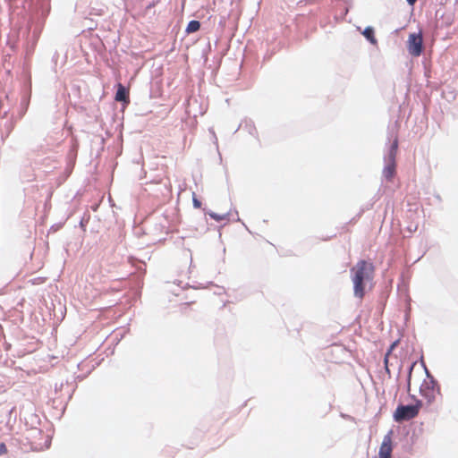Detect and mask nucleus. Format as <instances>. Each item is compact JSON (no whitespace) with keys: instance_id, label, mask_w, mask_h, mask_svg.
Segmentation results:
<instances>
[{"instance_id":"nucleus-1","label":"nucleus","mask_w":458,"mask_h":458,"mask_svg":"<svg viewBox=\"0 0 458 458\" xmlns=\"http://www.w3.org/2000/svg\"><path fill=\"white\" fill-rule=\"evenodd\" d=\"M351 272L354 286H362L371 283L374 276V266L366 260H360Z\"/></svg>"},{"instance_id":"nucleus-2","label":"nucleus","mask_w":458,"mask_h":458,"mask_svg":"<svg viewBox=\"0 0 458 458\" xmlns=\"http://www.w3.org/2000/svg\"><path fill=\"white\" fill-rule=\"evenodd\" d=\"M420 394L426 398L428 403H431L435 401L437 394H440V389L437 382L432 376L429 375L426 369V378L423 380L420 386Z\"/></svg>"},{"instance_id":"nucleus-3","label":"nucleus","mask_w":458,"mask_h":458,"mask_svg":"<svg viewBox=\"0 0 458 458\" xmlns=\"http://www.w3.org/2000/svg\"><path fill=\"white\" fill-rule=\"evenodd\" d=\"M420 407V401L412 405H399L394 413V418L395 421L410 420L419 414Z\"/></svg>"},{"instance_id":"nucleus-4","label":"nucleus","mask_w":458,"mask_h":458,"mask_svg":"<svg viewBox=\"0 0 458 458\" xmlns=\"http://www.w3.org/2000/svg\"><path fill=\"white\" fill-rule=\"evenodd\" d=\"M407 48L412 56H420L423 50L422 32L411 33L407 41Z\"/></svg>"},{"instance_id":"nucleus-5","label":"nucleus","mask_w":458,"mask_h":458,"mask_svg":"<svg viewBox=\"0 0 458 458\" xmlns=\"http://www.w3.org/2000/svg\"><path fill=\"white\" fill-rule=\"evenodd\" d=\"M393 442L391 432L386 435L383 438L382 444L379 448V458H392Z\"/></svg>"},{"instance_id":"nucleus-6","label":"nucleus","mask_w":458,"mask_h":458,"mask_svg":"<svg viewBox=\"0 0 458 458\" xmlns=\"http://www.w3.org/2000/svg\"><path fill=\"white\" fill-rule=\"evenodd\" d=\"M396 148H397V140H394V142L393 143V146H392V149H391V152H390V156H391V163H389L384 169L383 171V174H384V176L387 179V180H391L394 174H395V164H394V156H395V152H396Z\"/></svg>"},{"instance_id":"nucleus-7","label":"nucleus","mask_w":458,"mask_h":458,"mask_svg":"<svg viewBox=\"0 0 458 458\" xmlns=\"http://www.w3.org/2000/svg\"><path fill=\"white\" fill-rule=\"evenodd\" d=\"M114 99L119 102L129 103V90L121 83L117 85Z\"/></svg>"},{"instance_id":"nucleus-8","label":"nucleus","mask_w":458,"mask_h":458,"mask_svg":"<svg viewBox=\"0 0 458 458\" xmlns=\"http://www.w3.org/2000/svg\"><path fill=\"white\" fill-rule=\"evenodd\" d=\"M363 36L373 45L377 44V39L374 35V30L371 27H367L362 32Z\"/></svg>"},{"instance_id":"nucleus-9","label":"nucleus","mask_w":458,"mask_h":458,"mask_svg":"<svg viewBox=\"0 0 458 458\" xmlns=\"http://www.w3.org/2000/svg\"><path fill=\"white\" fill-rule=\"evenodd\" d=\"M200 29V22L199 21H191L186 27V33L191 34L198 31Z\"/></svg>"},{"instance_id":"nucleus-10","label":"nucleus","mask_w":458,"mask_h":458,"mask_svg":"<svg viewBox=\"0 0 458 458\" xmlns=\"http://www.w3.org/2000/svg\"><path fill=\"white\" fill-rule=\"evenodd\" d=\"M208 216L216 222H221L226 218L225 215H219L215 212H209Z\"/></svg>"},{"instance_id":"nucleus-11","label":"nucleus","mask_w":458,"mask_h":458,"mask_svg":"<svg viewBox=\"0 0 458 458\" xmlns=\"http://www.w3.org/2000/svg\"><path fill=\"white\" fill-rule=\"evenodd\" d=\"M415 366V363H413L411 368H410V371H409V375H408V390H410V386H411V380H412V370H413V368Z\"/></svg>"},{"instance_id":"nucleus-12","label":"nucleus","mask_w":458,"mask_h":458,"mask_svg":"<svg viewBox=\"0 0 458 458\" xmlns=\"http://www.w3.org/2000/svg\"><path fill=\"white\" fill-rule=\"evenodd\" d=\"M354 294L358 298H362L364 295V288H354Z\"/></svg>"},{"instance_id":"nucleus-13","label":"nucleus","mask_w":458,"mask_h":458,"mask_svg":"<svg viewBox=\"0 0 458 458\" xmlns=\"http://www.w3.org/2000/svg\"><path fill=\"white\" fill-rule=\"evenodd\" d=\"M7 453V447L4 443L0 444V455L5 454Z\"/></svg>"},{"instance_id":"nucleus-14","label":"nucleus","mask_w":458,"mask_h":458,"mask_svg":"<svg viewBox=\"0 0 458 458\" xmlns=\"http://www.w3.org/2000/svg\"><path fill=\"white\" fill-rule=\"evenodd\" d=\"M193 206L196 208H199L201 207V202L199 199H197L196 198H193Z\"/></svg>"},{"instance_id":"nucleus-15","label":"nucleus","mask_w":458,"mask_h":458,"mask_svg":"<svg viewBox=\"0 0 458 458\" xmlns=\"http://www.w3.org/2000/svg\"><path fill=\"white\" fill-rule=\"evenodd\" d=\"M74 156L72 157V161H71V165H70V168H69V173H71L72 167H73V165H74Z\"/></svg>"},{"instance_id":"nucleus-16","label":"nucleus","mask_w":458,"mask_h":458,"mask_svg":"<svg viewBox=\"0 0 458 458\" xmlns=\"http://www.w3.org/2000/svg\"><path fill=\"white\" fill-rule=\"evenodd\" d=\"M395 345H396V342H394V343L391 345V347H390V349H389V351H388V352H387V353H389L390 352H392V350L395 347ZM387 355H388V354H386V356H387Z\"/></svg>"},{"instance_id":"nucleus-17","label":"nucleus","mask_w":458,"mask_h":458,"mask_svg":"<svg viewBox=\"0 0 458 458\" xmlns=\"http://www.w3.org/2000/svg\"><path fill=\"white\" fill-rule=\"evenodd\" d=\"M417 0H407L408 4L410 5H413L416 3Z\"/></svg>"}]
</instances>
